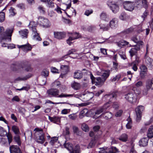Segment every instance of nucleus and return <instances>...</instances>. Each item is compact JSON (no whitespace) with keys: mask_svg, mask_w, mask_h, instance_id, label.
I'll return each mask as SVG.
<instances>
[{"mask_svg":"<svg viewBox=\"0 0 153 153\" xmlns=\"http://www.w3.org/2000/svg\"><path fill=\"white\" fill-rule=\"evenodd\" d=\"M124 8L128 11H131L136 6L137 8L143 7L148 8V4L147 0H135V4L134 2L126 1L123 3Z\"/></svg>","mask_w":153,"mask_h":153,"instance_id":"f257e3e1","label":"nucleus"},{"mask_svg":"<svg viewBox=\"0 0 153 153\" xmlns=\"http://www.w3.org/2000/svg\"><path fill=\"white\" fill-rule=\"evenodd\" d=\"M117 92H113L108 94L105 95L103 97V100H106L108 102L104 105L102 108L103 109L104 111L110 106V104L111 102L116 100L117 97Z\"/></svg>","mask_w":153,"mask_h":153,"instance_id":"f03ea898","label":"nucleus"},{"mask_svg":"<svg viewBox=\"0 0 153 153\" xmlns=\"http://www.w3.org/2000/svg\"><path fill=\"white\" fill-rule=\"evenodd\" d=\"M4 29L3 27H0V42L7 39L10 41H11V36L13 32V30L12 28H8L4 32Z\"/></svg>","mask_w":153,"mask_h":153,"instance_id":"7ed1b4c3","label":"nucleus"},{"mask_svg":"<svg viewBox=\"0 0 153 153\" xmlns=\"http://www.w3.org/2000/svg\"><path fill=\"white\" fill-rule=\"evenodd\" d=\"M35 130L36 131L35 134V137L36 142L39 143H43L45 140L44 138L45 134L42 129L39 128H36Z\"/></svg>","mask_w":153,"mask_h":153,"instance_id":"20e7f679","label":"nucleus"},{"mask_svg":"<svg viewBox=\"0 0 153 153\" xmlns=\"http://www.w3.org/2000/svg\"><path fill=\"white\" fill-rule=\"evenodd\" d=\"M63 146L70 152V153H80V148L78 145H76L74 149L72 144L65 141Z\"/></svg>","mask_w":153,"mask_h":153,"instance_id":"39448f33","label":"nucleus"},{"mask_svg":"<svg viewBox=\"0 0 153 153\" xmlns=\"http://www.w3.org/2000/svg\"><path fill=\"white\" fill-rule=\"evenodd\" d=\"M59 90L56 88H51L47 91V93L51 97L62 98L65 97V94L63 93L59 94Z\"/></svg>","mask_w":153,"mask_h":153,"instance_id":"423d86ee","label":"nucleus"},{"mask_svg":"<svg viewBox=\"0 0 153 153\" xmlns=\"http://www.w3.org/2000/svg\"><path fill=\"white\" fill-rule=\"evenodd\" d=\"M100 150L99 153H116L117 151V149L116 147H112L111 149H109L106 147L100 148Z\"/></svg>","mask_w":153,"mask_h":153,"instance_id":"0eeeda50","label":"nucleus"},{"mask_svg":"<svg viewBox=\"0 0 153 153\" xmlns=\"http://www.w3.org/2000/svg\"><path fill=\"white\" fill-rule=\"evenodd\" d=\"M125 98L130 103L135 102L137 100V97L135 94L133 92H129L125 95Z\"/></svg>","mask_w":153,"mask_h":153,"instance_id":"6e6552de","label":"nucleus"},{"mask_svg":"<svg viewBox=\"0 0 153 153\" xmlns=\"http://www.w3.org/2000/svg\"><path fill=\"white\" fill-rule=\"evenodd\" d=\"M107 4L113 13H115L118 11L119 9L118 6L116 4H113L112 1H108L107 2Z\"/></svg>","mask_w":153,"mask_h":153,"instance_id":"1a4fd4ad","label":"nucleus"},{"mask_svg":"<svg viewBox=\"0 0 153 153\" xmlns=\"http://www.w3.org/2000/svg\"><path fill=\"white\" fill-rule=\"evenodd\" d=\"M144 107L142 105L139 106L136 108L135 111L137 116L136 119L137 121H139L140 120L142 116V113L144 110Z\"/></svg>","mask_w":153,"mask_h":153,"instance_id":"9d476101","label":"nucleus"},{"mask_svg":"<svg viewBox=\"0 0 153 153\" xmlns=\"http://www.w3.org/2000/svg\"><path fill=\"white\" fill-rule=\"evenodd\" d=\"M38 19V23H40V24L42 25L44 27H47L49 26V22L47 19L42 17H39Z\"/></svg>","mask_w":153,"mask_h":153,"instance_id":"9b49d317","label":"nucleus"},{"mask_svg":"<svg viewBox=\"0 0 153 153\" xmlns=\"http://www.w3.org/2000/svg\"><path fill=\"white\" fill-rule=\"evenodd\" d=\"M80 35L78 33L75 32L72 34V36H70L68 39L67 40V43L69 45H71L72 42H71L72 41L78 39L80 38Z\"/></svg>","mask_w":153,"mask_h":153,"instance_id":"f8f14e48","label":"nucleus"},{"mask_svg":"<svg viewBox=\"0 0 153 153\" xmlns=\"http://www.w3.org/2000/svg\"><path fill=\"white\" fill-rule=\"evenodd\" d=\"M18 47L19 48H21L24 52L30 51L32 48L31 45L28 43L26 44L21 45H18Z\"/></svg>","mask_w":153,"mask_h":153,"instance_id":"ddd939ff","label":"nucleus"},{"mask_svg":"<svg viewBox=\"0 0 153 153\" xmlns=\"http://www.w3.org/2000/svg\"><path fill=\"white\" fill-rule=\"evenodd\" d=\"M10 153H22L20 148L17 146L13 145L10 147Z\"/></svg>","mask_w":153,"mask_h":153,"instance_id":"4468645a","label":"nucleus"},{"mask_svg":"<svg viewBox=\"0 0 153 153\" xmlns=\"http://www.w3.org/2000/svg\"><path fill=\"white\" fill-rule=\"evenodd\" d=\"M140 50V48L138 46H135L134 48H131L129 51L131 57H133L134 55H136L137 51Z\"/></svg>","mask_w":153,"mask_h":153,"instance_id":"2eb2a0df","label":"nucleus"},{"mask_svg":"<svg viewBox=\"0 0 153 153\" xmlns=\"http://www.w3.org/2000/svg\"><path fill=\"white\" fill-rule=\"evenodd\" d=\"M55 38L59 39H61L64 38L66 36V34L64 32H54V33Z\"/></svg>","mask_w":153,"mask_h":153,"instance_id":"dca6fc26","label":"nucleus"},{"mask_svg":"<svg viewBox=\"0 0 153 153\" xmlns=\"http://www.w3.org/2000/svg\"><path fill=\"white\" fill-rule=\"evenodd\" d=\"M118 21L116 18H114L109 22V27L111 28H115L118 26Z\"/></svg>","mask_w":153,"mask_h":153,"instance_id":"f3484780","label":"nucleus"},{"mask_svg":"<svg viewBox=\"0 0 153 153\" xmlns=\"http://www.w3.org/2000/svg\"><path fill=\"white\" fill-rule=\"evenodd\" d=\"M7 40L9 42H10V41L7 39L4 40V41H2V42H0L2 44V47H7L8 49H12L15 48V45L13 44H8L6 43V42L7 41Z\"/></svg>","mask_w":153,"mask_h":153,"instance_id":"a211bd4d","label":"nucleus"},{"mask_svg":"<svg viewBox=\"0 0 153 153\" xmlns=\"http://www.w3.org/2000/svg\"><path fill=\"white\" fill-rule=\"evenodd\" d=\"M105 80V78H103L102 76H99L96 78L95 79L94 83H96V85H102Z\"/></svg>","mask_w":153,"mask_h":153,"instance_id":"6ab92c4d","label":"nucleus"},{"mask_svg":"<svg viewBox=\"0 0 153 153\" xmlns=\"http://www.w3.org/2000/svg\"><path fill=\"white\" fill-rule=\"evenodd\" d=\"M117 45L120 47H122L123 46H128L129 47H131V46L130 44H129V43L123 40H122L117 43Z\"/></svg>","mask_w":153,"mask_h":153,"instance_id":"aec40b11","label":"nucleus"},{"mask_svg":"<svg viewBox=\"0 0 153 153\" xmlns=\"http://www.w3.org/2000/svg\"><path fill=\"white\" fill-rule=\"evenodd\" d=\"M90 94H83L80 96V99L84 102L88 101L91 99L92 97H90Z\"/></svg>","mask_w":153,"mask_h":153,"instance_id":"412c9836","label":"nucleus"},{"mask_svg":"<svg viewBox=\"0 0 153 153\" xmlns=\"http://www.w3.org/2000/svg\"><path fill=\"white\" fill-rule=\"evenodd\" d=\"M149 139L147 137H143L139 141V144L140 146L144 147L148 145Z\"/></svg>","mask_w":153,"mask_h":153,"instance_id":"4be33fe9","label":"nucleus"},{"mask_svg":"<svg viewBox=\"0 0 153 153\" xmlns=\"http://www.w3.org/2000/svg\"><path fill=\"white\" fill-rule=\"evenodd\" d=\"M145 62L149 67L151 68L153 67V61L149 57L146 56Z\"/></svg>","mask_w":153,"mask_h":153,"instance_id":"5701e85b","label":"nucleus"},{"mask_svg":"<svg viewBox=\"0 0 153 153\" xmlns=\"http://www.w3.org/2000/svg\"><path fill=\"white\" fill-rule=\"evenodd\" d=\"M146 86L147 90L150 89L153 90V78L151 80L147 81Z\"/></svg>","mask_w":153,"mask_h":153,"instance_id":"b1692460","label":"nucleus"},{"mask_svg":"<svg viewBox=\"0 0 153 153\" xmlns=\"http://www.w3.org/2000/svg\"><path fill=\"white\" fill-rule=\"evenodd\" d=\"M82 73L79 71H76L74 73V78L77 79H80L82 77Z\"/></svg>","mask_w":153,"mask_h":153,"instance_id":"393cba45","label":"nucleus"},{"mask_svg":"<svg viewBox=\"0 0 153 153\" xmlns=\"http://www.w3.org/2000/svg\"><path fill=\"white\" fill-rule=\"evenodd\" d=\"M48 118L51 122H53V123L58 124L60 122V119L58 117H51L49 116Z\"/></svg>","mask_w":153,"mask_h":153,"instance_id":"a878e982","label":"nucleus"},{"mask_svg":"<svg viewBox=\"0 0 153 153\" xmlns=\"http://www.w3.org/2000/svg\"><path fill=\"white\" fill-rule=\"evenodd\" d=\"M100 116H103L105 119L108 120L111 118L112 115L111 113L108 112L102 113Z\"/></svg>","mask_w":153,"mask_h":153,"instance_id":"bb28decb","label":"nucleus"},{"mask_svg":"<svg viewBox=\"0 0 153 153\" xmlns=\"http://www.w3.org/2000/svg\"><path fill=\"white\" fill-rule=\"evenodd\" d=\"M22 38H27L28 33V30L27 29L23 30L19 32Z\"/></svg>","mask_w":153,"mask_h":153,"instance_id":"cd10ccee","label":"nucleus"},{"mask_svg":"<svg viewBox=\"0 0 153 153\" xmlns=\"http://www.w3.org/2000/svg\"><path fill=\"white\" fill-rule=\"evenodd\" d=\"M147 136L148 138H152L153 137V126H150L149 128Z\"/></svg>","mask_w":153,"mask_h":153,"instance_id":"c85d7f7f","label":"nucleus"},{"mask_svg":"<svg viewBox=\"0 0 153 153\" xmlns=\"http://www.w3.org/2000/svg\"><path fill=\"white\" fill-rule=\"evenodd\" d=\"M61 72L63 73V74H66L68 71V66L67 65H62L61 66Z\"/></svg>","mask_w":153,"mask_h":153,"instance_id":"c756f323","label":"nucleus"},{"mask_svg":"<svg viewBox=\"0 0 153 153\" xmlns=\"http://www.w3.org/2000/svg\"><path fill=\"white\" fill-rule=\"evenodd\" d=\"M128 139V135L125 133L122 134L119 138V139L120 140L124 142H126L127 141Z\"/></svg>","mask_w":153,"mask_h":153,"instance_id":"7c9ffc66","label":"nucleus"},{"mask_svg":"<svg viewBox=\"0 0 153 153\" xmlns=\"http://www.w3.org/2000/svg\"><path fill=\"white\" fill-rule=\"evenodd\" d=\"M100 19L104 21H108L109 19L108 16L104 12H102L100 15Z\"/></svg>","mask_w":153,"mask_h":153,"instance_id":"2f4dec72","label":"nucleus"},{"mask_svg":"<svg viewBox=\"0 0 153 153\" xmlns=\"http://www.w3.org/2000/svg\"><path fill=\"white\" fill-rule=\"evenodd\" d=\"M71 87L74 90H79L80 88V85L79 83L74 82L71 85Z\"/></svg>","mask_w":153,"mask_h":153,"instance_id":"473e14b6","label":"nucleus"},{"mask_svg":"<svg viewBox=\"0 0 153 153\" xmlns=\"http://www.w3.org/2000/svg\"><path fill=\"white\" fill-rule=\"evenodd\" d=\"M31 76V75L30 74H29L28 75L26 76H25L23 77H19L16 79V80H27Z\"/></svg>","mask_w":153,"mask_h":153,"instance_id":"72a5a7b5","label":"nucleus"},{"mask_svg":"<svg viewBox=\"0 0 153 153\" xmlns=\"http://www.w3.org/2000/svg\"><path fill=\"white\" fill-rule=\"evenodd\" d=\"M100 29L103 31H106L108 30L110 28L109 26L108 25L101 24L100 25Z\"/></svg>","mask_w":153,"mask_h":153,"instance_id":"f704fd0d","label":"nucleus"},{"mask_svg":"<svg viewBox=\"0 0 153 153\" xmlns=\"http://www.w3.org/2000/svg\"><path fill=\"white\" fill-rule=\"evenodd\" d=\"M140 74H144L146 73L147 71V67L144 65H142L140 67Z\"/></svg>","mask_w":153,"mask_h":153,"instance_id":"c9c22d12","label":"nucleus"},{"mask_svg":"<svg viewBox=\"0 0 153 153\" xmlns=\"http://www.w3.org/2000/svg\"><path fill=\"white\" fill-rule=\"evenodd\" d=\"M72 128L73 132L75 134L77 135H80L81 132L79 131V129L77 126H73Z\"/></svg>","mask_w":153,"mask_h":153,"instance_id":"e433bc0d","label":"nucleus"},{"mask_svg":"<svg viewBox=\"0 0 153 153\" xmlns=\"http://www.w3.org/2000/svg\"><path fill=\"white\" fill-rule=\"evenodd\" d=\"M12 130L14 133L16 134H19L20 133V131L19 128L16 126H12Z\"/></svg>","mask_w":153,"mask_h":153,"instance_id":"4c0bfd02","label":"nucleus"},{"mask_svg":"<svg viewBox=\"0 0 153 153\" xmlns=\"http://www.w3.org/2000/svg\"><path fill=\"white\" fill-rule=\"evenodd\" d=\"M118 53L122 59L124 60L126 59L125 52L124 51L121 50H120L119 51Z\"/></svg>","mask_w":153,"mask_h":153,"instance_id":"58836bf2","label":"nucleus"},{"mask_svg":"<svg viewBox=\"0 0 153 153\" xmlns=\"http://www.w3.org/2000/svg\"><path fill=\"white\" fill-rule=\"evenodd\" d=\"M110 73V71L108 70L105 71L104 72L102 73V75L101 76H102L103 78H105L106 79L109 76Z\"/></svg>","mask_w":153,"mask_h":153,"instance_id":"ea45409f","label":"nucleus"},{"mask_svg":"<svg viewBox=\"0 0 153 153\" xmlns=\"http://www.w3.org/2000/svg\"><path fill=\"white\" fill-rule=\"evenodd\" d=\"M41 74L44 76L45 77H46L48 76L49 75L48 70L47 69H44L42 71Z\"/></svg>","mask_w":153,"mask_h":153,"instance_id":"a19ab883","label":"nucleus"},{"mask_svg":"<svg viewBox=\"0 0 153 153\" xmlns=\"http://www.w3.org/2000/svg\"><path fill=\"white\" fill-rule=\"evenodd\" d=\"M128 18V16L124 12L122 13L119 16L120 19L123 20H125Z\"/></svg>","mask_w":153,"mask_h":153,"instance_id":"79ce46f5","label":"nucleus"},{"mask_svg":"<svg viewBox=\"0 0 153 153\" xmlns=\"http://www.w3.org/2000/svg\"><path fill=\"white\" fill-rule=\"evenodd\" d=\"M104 111L103 110V109H102L101 107L97 109V110H96L95 112V115H100L102 113H104Z\"/></svg>","mask_w":153,"mask_h":153,"instance_id":"37998d69","label":"nucleus"},{"mask_svg":"<svg viewBox=\"0 0 153 153\" xmlns=\"http://www.w3.org/2000/svg\"><path fill=\"white\" fill-rule=\"evenodd\" d=\"M7 132L4 129L0 126V136H3L7 134Z\"/></svg>","mask_w":153,"mask_h":153,"instance_id":"c03bdc74","label":"nucleus"},{"mask_svg":"<svg viewBox=\"0 0 153 153\" xmlns=\"http://www.w3.org/2000/svg\"><path fill=\"white\" fill-rule=\"evenodd\" d=\"M82 130L85 131H88L89 130V128L88 126L85 123H83L82 125Z\"/></svg>","mask_w":153,"mask_h":153,"instance_id":"a18cd8bd","label":"nucleus"},{"mask_svg":"<svg viewBox=\"0 0 153 153\" xmlns=\"http://www.w3.org/2000/svg\"><path fill=\"white\" fill-rule=\"evenodd\" d=\"M65 97H74L76 98H79L80 99V95H79L77 94H65Z\"/></svg>","mask_w":153,"mask_h":153,"instance_id":"49530a36","label":"nucleus"},{"mask_svg":"<svg viewBox=\"0 0 153 153\" xmlns=\"http://www.w3.org/2000/svg\"><path fill=\"white\" fill-rule=\"evenodd\" d=\"M131 40L136 43H137L140 40L139 36H134L131 38Z\"/></svg>","mask_w":153,"mask_h":153,"instance_id":"de8ad7c7","label":"nucleus"},{"mask_svg":"<svg viewBox=\"0 0 153 153\" xmlns=\"http://www.w3.org/2000/svg\"><path fill=\"white\" fill-rule=\"evenodd\" d=\"M5 17V13L4 12L0 13V22H2L4 20Z\"/></svg>","mask_w":153,"mask_h":153,"instance_id":"09e8293b","label":"nucleus"},{"mask_svg":"<svg viewBox=\"0 0 153 153\" xmlns=\"http://www.w3.org/2000/svg\"><path fill=\"white\" fill-rule=\"evenodd\" d=\"M68 12L70 13V14L71 15L70 16L68 15H67L68 17H70L71 16H73L74 15V16H76V11L73 8H71V10H68Z\"/></svg>","mask_w":153,"mask_h":153,"instance_id":"8fccbe9b","label":"nucleus"},{"mask_svg":"<svg viewBox=\"0 0 153 153\" xmlns=\"http://www.w3.org/2000/svg\"><path fill=\"white\" fill-rule=\"evenodd\" d=\"M9 10L10 13L12 16H14L16 14V13L15 12L16 10L14 8L11 7Z\"/></svg>","mask_w":153,"mask_h":153,"instance_id":"3c124183","label":"nucleus"},{"mask_svg":"<svg viewBox=\"0 0 153 153\" xmlns=\"http://www.w3.org/2000/svg\"><path fill=\"white\" fill-rule=\"evenodd\" d=\"M45 3L48 5V7H52L54 6V3L51 0H47Z\"/></svg>","mask_w":153,"mask_h":153,"instance_id":"603ef678","label":"nucleus"},{"mask_svg":"<svg viewBox=\"0 0 153 153\" xmlns=\"http://www.w3.org/2000/svg\"><path fill=\"white\" fill-rule=\"evenodd\" d=\"M126 127L127 129H130L132 127V123H131V119L129 118L128 119V123L126 124Z\"/></svg>","mask_w":153,"mask_h":153,"instance_id":"864d4df0","label":"nucleus"},{"mask_svg":"<svg viewBox=\"0 0 153 153\" xmlns=\"http://www.w3.org/2000/svg\"><path fill=\"white\" fill-rule=\"evenodd\" d=\"M95 141L94 140H92L89 143L88 148V149L93 147L95 145Z\"/></svg>","mask_w":153,"mask_h":153,"instance_id":"5fc2aeb1","label":"nucleus"},{"mask_svg":"<svg viewBox=\"0 0 153 153\" xmlns=\"http://www.w3.org/2000/svg\"><path fill=\"white\" fill-rule=\"evenodd\" d=\"M121 77L120 74H118L111 79V81L117 82L119 80Z\"/></svg>","mask_w":153,"mask_h":153,"instance_id":"6e6d98bb","label":"nucleus"},{"mask_svg":"<svg viewBox=\"0 0 153 153\" xmlns=\"http://www.w3.org/2000/svg\"><path fill=\"white\" fill-rule=\"evenodd\" d=\"M51 85L53 87H56L58 86H59L60 85V83L59 81H56L52 83Z\"/></svg>","mask_w":153,"mask_h":153,"instance_id":"4d7b16f0","label":"nucleus"},{"mask_svg":"<svg viewBox=\"0 0 153 153\" xmlns=\"http://www.w3.org/2000/svg\"><path fill=\"white\" fill-rule=\"evenodd\" d=\"M16 7L19 8L22 10H24L25 9V6L24 4L20 3L17 5Z\"/></svg>","mask_w":153,"mask_h":153,"instance_id":"13d9d810","label":"nucleus"},{"mask_svg":"<svg viewBox=\"0 0 153 153\" xmlns=\"http://www.w3.org/2000/svg\"><path fill=\"white\" fill-rule=\"evenodd\" d=\"M57 140L58 139L56 137H52L51 138L50 143L51 145H53L54 143L57 141Z\"/></svg>","mask_w":153,"mask_h":153,"instance_id":"bf43d9fd","label":"nucleus"},{"mask_svg":"<svg viewBox=\"0 0 153 153\" xmlns=\"http://www.w3.org/2000/svg\"><path fill=\"white\" fill-rule=\"evenodd\" d=\"M32 35L34 37H35V36L36 35V34H37V33H38L37 32L36 30L35 26H33L32 27ZM34 39L35 38V37H34Z\"/></svg>","mask_w":153,"mask_h":153,"instance_id":"052dcab7","label":"nucleus"},{"mask_svg":"<svg viewBox=\"0 0 153 153\" xmlns=\"http://www.w3.org/2000/svg\"><path fill=\"white\" fill-rule=\"evenodd\" d=\"M38 9L41 13L44 14L45 13V9L42 6H39L38 7Z\"/></svg>","mask_w":153,"mask_h":153,"instance_id":"680f3d73","label":"nucleus"},{"mask_svg":"<svg viewBox=\"0 0 153 153\" xmlns=\"http://www.w3.org/2000/svg\"><path fill=\"white\" fill-rule=\"evenodd\" d=\"M135 59V60L133 62V63L135 64V65H138L140 62V59L139 57L137 55H136Z\"/></svg>","mask_w":153,"mask_h":153,"instance_id":"e2e57ef3","label":"nucleus"},{"mask_svg":"<svg viewBox=\"0 0 153 153\" xmlns=\"http://www.w3.org/2000/svg\"><path fill=\"white\" fill-rule=\"evenodd\" d=\"M14 139L18 145H20L21 144V142L20 141V139L19 137L18 136H16L14 138Z\"/></svg>","mask_w":153,"mask_h":153,"instance_id":"0e129e2a","label":"nucleus"},{"mask_svg":"<svg viewBox=\"0 0 153 153\" xmlns=\"http://www.w3.org/2000/svg\"><path fill=\"white\" fill-rule=\"evenodd\" d=\"M93 10H92L90 9L86 10L85 11V12L84 14L86 16H88L90 14L92 13H93Z\"/></svg>","mask_w":153,"mask_h":153,"instance_id":"69168bd1","label":"nucleus"},{"mask_svg":"<svg viewBox=\"0 0 153 153\" xmlns=\"http://www.w3.org/2000/svg\"><path fill=\"white\" fill-rule=\"evenodd\" d=\"M35 38L34 39L33 36V39L35 40L39 41H41L42 40L41 38L39 36V35L38 33H37V34H36V35L35 36Z\"/></svg>","mask_w":153,"mask_h":153,"instance_id":"338daca9","label":"nucleus"},{"mask_svg":"<svg viewBox=\"0 0 153 153\" xmlns=\"http://www.w3.org/2000/svg\"><path fill=\"white\" fill-rule=\"evenodd\" d=\"M18 111L21 114H24L25 112V110L24 108L19 107L18 108Z\"/></svg>","mask_w":153,"mask_h":153,"instance_id":"774afa93","label":"nucleus"}]
</instances>
